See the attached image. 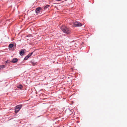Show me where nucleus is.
Instances as JSON below:
<instances>
[{"instance_id": "f257e3e1", "label": "nucleus", "mask_w": 127, "mask_h": 127, "mask_svg": "<svg viewBox=\"0 0 127 127\" xmlns=\"http://www.w3.org/2000/svg\"><path fill=\"white\" fill-rule=\"evenodd\" d=\"M61 30L67 34H69L71 32L69 29L64 26H63L61 27Z\"/></svg>"}, {"instance_id": "f03ea898", "label": "nucleus", "mask_w": 127, "mask_h": 127, "mask_svg": "<svg viewBox=\"0 0 127 127\" xmlns=\"http://www.w3.org/2000/svg\"><path fill=\"white\" fill-rule=\"evenodd\" d=\"M22 107L21 105H17L15 107V112L16 113H17L20 110Z\"/></svg>"}, {"instance_id": "7ed1b4c3", "label": "nucleus", "mask_w": 127, "mask_h": 127, "mask_svg": "<svg viewBox=\"0 0 127 127\" xmlns=\"http://www.w3.org/2000/svg\"><path fill=\"white\" fill-rule=\"evenodd\" d=\"M73 26L74 27H80L82 26V24L80 22L75 21L73 23Z\"/></svg>"}, {"instance_id": "20e7f679", "label": "nucleus", "mask_w": 127, "mask_h": 127, "mask_svg": "<svg viewBox=\"0 0 127 127\" xmlns=\"http://www.w3.org/2000/svg\"><path fill=\"white\" fill-rule=\"evenodd\" d=\"M41 11V8L40 7H38L35 10L36 13H38Z\"/></svg>"}, {"instance_id": "39448f33", "label": "nucleus", "mask_w": 127, "mask_h": 127, "mask_svg": "<svg viewBox=\"0 0 127 127\" xmlns=\"http://www.w3.org/2000/svg\"><path fill=\"white\" fill-rule=\"evenodd\" d=\"M18 61V59L16 58H15L12 60L11 62L13 63H15Z\"/></svg>"}, {"instance_id": "423d86ee", "label": "nucleus", "mask_w": 127, "mask_h": 127, "mask_svg": "<svg viewBox=\"0 0 127 127\" xmlns=\"http://www.w3.org/2000/svg\"><path fill=\"white\" fill-rule=\"evenodd\" d=\"M24 53V50H23L20 52L19 54L20 55L22 56L23 55Z\"/></svg>"}, {"instance_id": "0eeeda50", "label": "nucleus", "mask_w": 127, "mask_h": 127, "mask_svg": "<svg viewBox=\"0 0 127 127\" xmlns=\"http://www.w3.org/2000/svg\"><path fill=\"white\" fill-rule=\"evenodd\" d=\"M14 46V44H10L9 45V47L10 48H11Z\"/></svg>"}, {"instance_id": "6e6552de", "label": "nucleus", "mask_w": 127, "mask_h": 127, "mask_svg": "<svg viewBox=\"0 0 127 127\" xmlns=\"http://www.w3.org/2000/svg\"><path fill=\"white\" fill-rule=\"evenodd\" d=\"M31 64L32 65H36L37 64L36 63H33L32 62H31Z\"/></svg>"}, {"instance_id": "1a4fd4ad", "label": "nucleus", "mask_w": 127, "mask_h": 127, "mask_svg": "<svg viewBox=\"0 0 127 127\" xmlns=\"http://www.w3.org/2000/svg\"><path fill=\"white\" fill-rule=\"evenodd\" d=\"M17 87L19 88L20 89H22V87H23V86L22 85H19L18 87Z\"/></svg>"}, {"instance_id": "9d476101", "label": "nucleus", "mask_w": 127, "mask_h": 127, "mask_svg": "<svg viewBox=\"0 0 127 127\" xmlns=\"http://www.w3.org/2000/svg\"><path fill=\"white\" fill-rule=\"evenodd\" d=\"M33 53V52H32L31 53L29 54L27 56H28L29 58L31 56V55H32Z\"/></svg>"}, {"instance_id": "9b49d317", "label": "nucleus", "mask_w": 127, "mask_h": 127, "mask_svg": "<svg viewBox=\"0 0 127 127\" xmlns=\"http://www.w3.org/2000/svg\"><path fill=\"white\" fill-rule=\"evenodd\" d=\"M33 53V52H32L31 53L29 54L27 56H28L29 58L31 56V55H32Z\"/></svg>"}, {"instance_id": "f8f14e48", "label": "nucleus", "mask_w": 127, "mask_h": 127, "mask_svg": "<svg viewBox=\"0 0 127 127\" xmlns=\"http://www.w3.org/2000/svg\"><path fill=\"white\" fill-rule=\"evenodd\" d=\"M49 6H50L49 5H46V6H45V7H44V8L45 9H46L47 8H48V7H49Z\"/></svg>"}, {"instance_id": "ddd939ff", "label": "nucleus", "mask_w": 127, "mask_h": 127, "mask_svg": "<svg viewBox=\"0 0 127 127\" xmlns=\"http://www.w3.org/2000/svg\"><path fill=\"white\" fill-rule=\"evenodd\" d=\"M29 58V57L28 56H26L25 57V58H24V60H27L28 59V58Z\"/></svg>"}, {"instance_id": "4468645a", "label": "nucleus", "mask_w": 127, "mask_h": 127, "mask_svg": "<svg viewBox=\"0 0 127 127\" xmlns=\"http://www.w3.org/2000/svg\"><path fill=\"white\" fill-rule=\"evenodd\" d=\"M0 67H1V68H3L5 67V66L4 65L0 66Z\"/></svg>"}]
</instances>
